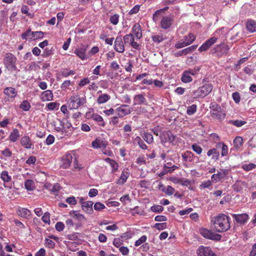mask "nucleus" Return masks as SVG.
<instances>
[{
    "label": "nucleus",
    "instance_id": "obj_8",
    "mask_svg": "<svg viewBox=\"0 0 256 256\" xmlns=\"http://www.w3.org/2000/svg\"><path fill=\"white\" fill-rule=\"evenodd\" d=\"M198 256H216L210 247L200 246L197 251Z\"/></svg>",
    "mask_w": 256,
    "mask_h": 256
},
{
    "label": "nucleus",
    "instance_id": "obj_23",
    "mask_svg": "<svg viewBox=\"0 0 256 256\" xmlns=\"http://www.w3.org/2000/svg\"><path fill=\"white\" fill-rule=\"evenodd\" d=\"M108 144V143L106 141L101 140L98 139H96L95 140L92 142V146L94 148H105Z\"/></svg>",
    "mask_w": 256,
    "mask_h": 256
},
{
    "label": "nucleus",
    "instance_id": "obj_17",
    "mask_svg": "<svg viewBox=\"0 0 256 256\" xmlns=\"http://www.w3.org/2000/svg\"><path fill=\"white\" fill-rule=\"evenodd\" d=\"M88 48V46H83L78 48H76L74 53L81 60H84L86 58V52Z\"/></svg>",
    "mask_w": 256,
    "mask_h": 256
},
{
    "label": "nucleus",
    "instance_id": "obj_36",
    "mask_svg": "<svg viewBox=\"0 0 256 256\" xmlns=\"http://www.w3.org/2000/svg\"><path fill=\"white\" fill-rule=\"evenodd\" d=\"M4 93L6 95H7L11 98H14L16 94V92L15 90V89L12 88H6L4 90Z\"/></svg>",
    "mask_w": 256,
    "mask_h": 256
},
{
    "label": "nucleus",
    "instance_id": "obj_29",
    "mask_svg": "<svg viewBox=\"0 0 256 256\" xmlns=\"http://www.w3.org/2000/svg\"><path fill=\"white\" fill-rule=\"evenodd\" d=\"M217 149L216 148L210 149L207 152L208 156H212V158L215 160H218L220 156L219 152L217 150Z\"/></svg>",
    "mask_w": 256,
    "mask_h": 256
},
{
    "label": "nucleus",
    "instance_id": "obj_33",
    "mask_svg": "<svg viewBox=\"0 0 256 256\" xmlns=\"http://www.w3.org/2000/svg\"><path fill=\"white\" fill-rule=\"evenodd\" d=\"M110 97L109 95L104 94L99 96L97 99V102L99 104H104L106 102H108Z\"/></svg>",
    "mask_w": 256,
    "mask_h": 256
},
{
    "label": "nucleus",
    "instance_id": "obj_43",
    "mask_svg": "<svg viewBox=\"0 0 256 256\" xmlns=\"http://www.w3.org/2000/svg\"><path fill=\"white\" fill-rule=\"evenodd\" d=\"M228 123L230 124H232V125L235 126L236 127H240L242 125L246 123V122L240 120H229Z\"/></svg>",
    "mask_w": 256,
    "mask_h": 256
},
{
    "label": "nucleus",
    "instance_id": "obj_1",
    "mask_svg": "<svg viewBox=\"0 0 256 256\" xmlns=\"http://www.w3.org/2000/svg\"><path fill=\"white\" fill-rule=\"evenodd\" d=\"M214 229L218 232H223L230 228V218L224 214H220L212 218Z\"/></svg>",
    "mask_w": 256,
    "mask_h": 256
},
{
    "label": "nucleus",
    "instance_id": "obj_35",
    "mask_svg": "<svg viewBox=\"0 0 256 256\" xmlns=\"http://www.w3.org/2000/svg\"><path fill=\"white\" fill-rule=\"evenodd\" d=\"M19 137V132L18 130L15 128L11 132L9 138L10 140L12 142H15L18 140Z\"/></svg>",
    "mask_w": 256,
    "mask_h": 256
},
{
    "label": "nucleus",
    "instance_id": "obj_3",
    "mask_svg": "<svg viewBox=\"0 0 256 256\" xmlns=\"http://www.w3.org/2000/svg\"><path fill=\"white\" fill-rule=\"evenodd\" d=\"M210 108L211 110L210 113L212 116L219 120L224 119L226 116V114L222 111L220 106L215 102L211 103Z\"/></svg>",
    "mask_w": 256,
    "mask_h": 256
},
{
    "label": "nucleus",
    "instance_id": "obj_25",
    "mask_svg": "<svg viewBox=\"0 0 256 256\" xmlns=\"http://www.w3.org/2000/svg\"><path fill=\"white\" fill-rule=\"evenodd\" d=\"M132 32L134 35L137 38L140 39L142 38V30L139 24H136L134 25L132 28Z\"/></svg>",
    "mask_w": 256,
    "mask_h": 256
},
{
    "label": "nucleus",
    "instance_id": "obj_58",
    "mask_svg": "<svg viewBox=\"0 0 256 256\" xmlns=\"http://www.w3.org/2000/svg\"><path fill=\"white\" fill-rule=\"evenodd\" d=\"M60 188V185L58 184H54L51 189H50V191L54 193L58 192Z\"/></svg>",
    "mask_w": 256,
    "mask_h": 256
},
{
    "label": "nucleus",
    "instance_id": "obj_37",
    "mask_svg": "<svg viewBox=\"0 0 256 256\" xmlns=\"http://www.w3.org/2000/svg\"><path fill=\"white\" fill-rule=\"evenodd\" d=\"M34 32H31L30 30H27L22 34V38L23 40L32 39L34 38Z\"/></svg>",
    "mask_w": 256,
    "mask_h": 256
},
{
    "label": "nucleus",
    "instance_id": "obj_61",
    "mask_svg": "<svg viewBox=\"0 0 256 256\" xmlns=\"http://www.w3.org/2000/svg\"><path fill=\"white\" fill-rule=\"evenodd\" d=\"M256 166V164H248L244 165L242 166V168L244 170H246V171H248V170H252Z\"/></svg>",
    "mask_w": 256,
    "mask_h": 256
},
{
    "label": "nucleus",
    "instance_id": "obj_53",
    "mask_svg": "<svg viewBox=\"0 0 256 256\" xmlns=\"http://www.w3.org/2000/svg\"><path fill=\"white\" fill-rule=\"evenodd\" d=\"M192 149L198 154H200L202 150V148L196 144H194L192 145Z\"/></svg>",
    "mask_w": 256,
    "mask_h": 256
},
{
    "label": "nucleus",
    "instance_id": "obj_24",
    "mask_svg": "<svg viewBox=\"0 0 256 256\" xmlns=\"http://www.w3.org/2000/svg\"><path fill=\"white\" fill-rule=\"evenodd\" d=\"M226 174V170L222 172H218L217 174H214L211 178L212 181L218 182L224 178Z\"/></svg>",
    "mask_w": 256,
    "mask_h": 256
},
{
    "label": "nucleus",
    "instance_id": "obj_19",
    "mask_svg": "<svg viewBox=\"0 0 256 256\" xmlns=\"http://www.w3.org/2000/svg\"><path fill=\"white\" fill-rule=\"evenodd\" d=\"M72 160V156L71 154H66L62 158V166L64 168H67L70 166Z\"/></svg>",
    "mask_w": 256,
    "mask_h": 256
},
{
    "label": "nucleus",
    "instance_id": "obj_42",
    "mask_svg": "<svg viewBox=\"0 0 256 256\" xmlns=\"http://www.w3.org/2000/svg\"><path fill=\"white\" fill-rule=\"evenodd\" d=\"M0 178L4 182H8L11 180V177L8 174L6 171H2L0 174Z\"/></svg>",
    "mask_w": 256,
    "mask_h": 256
},
{
    "label": "nucleus",
    "instance_id": "obj_9",
    "mask_svg": "<svg viewBox=\"0 0 256 256\" xmlns=\"http://www.w3.org/2000/svg\"><path fill=\"white\" fill-rule=\"evenodd\" d=\"M196 72L192 70L184 71L182 76L181 80L183 82L188 83L192 80V76H194Z\"/></svg>",
    "mask_w": 256,
    "mask_h": 256
},
{
    "label": "nucleus",
    "instance_id": "obj_41",
    "mask_svg": "<svg viewBox=\"0 0 256 256\" xmlns=\"http://www.w3.org/2000/svg\"><path fill=\"white\" fill-rule=\"evenodd\" d=\"M152 40L154 42L160 43L166 38V36L163 34L155 35L152 36Z\"/></svg>",
    "mask_w": 256,
    "mask_h": 256
},
{
    "label": "nucleus",
    "instance_id": "obj_54",
    "mask_svg": "<svg viewBox=\"0 0 256 256\" xmlns=\"http://www.w3.org/2000/svg\"><path fill=\"white\" fill-rule=\"evenodd\" d=\"M147 238L146 236H142L138 240L135 242V246H138L142 243H144L146 240Z\"/></svg>",
    "mask_w": 256,
    "mask_h": 256
},
{
    "label": "nucleus",
    "instance_id": "obj_13",
    "mask_svg": "<svg viewBox=\"0 0 256 256\" xmlns=\"http://www.w3.org/2000/svg\"><path fill=\"white\" fill-rule=\"evenodd\" d=\"M134 104L140 105L144 104L147 105L148 102L144 96V94H136L134 98Z\"/></svg>",
    "mask_w": 256,
    "mask_h": 256
},
{
    "label": "nucleus",
    "instance_id": "obj_51",
    "mask_svg": "<svg viewBox=\"0 0 256 256\" xmlns=\"http://www.w3.org/2000/svg\"><path fill=\"white\" fill-rule=\"evenodd\" d=\"M45 246L49 248H54L55 246V242L50 238H46Z\"/></svg>",
    "mask_w": 256,
    "mask_h": 256
},
{
    "label": "nucleus",
    "instance_id": "obj_11",
    "mask_svg": "<svg viewBox=\"0 0 256 256\" xmlns=\"http://www.w3.org/2000/svg\"><path fill=\"white\" fill-rule=\"evenodd\" d=\"M132 110V108L130 106L124 104L116 109V112L120 117H122L129 114L131 112Z\"/></svg>",
    "mask_w": 256,
    "mask_h": 256
},
{
    "label": "nucleus",
    "instance_id": "obj_49",
    "mask_svg": "<svg viewBox=\"0 0 256 256\" xmlns=\"http://www.w3.org/2000/svg\"><path fill=\"white\" fill-rule=\"evenodd\" d=\"M134 36L132 34H126L123 38L124 42L125 44L128 43L131 44L132 42L134 40Z\"/></svg>",
    "mask_w": 256,
    "mask_h": 256
},
{
    "label": "nucleus",
    "instance_id": "obj_27",
    "mask_svg": "<svg viewBox=\"0 0 256 256\" xmlns=\"http://www.w3.org/2000/svg\"><path fill=\"white\" fill-rule=\"evenodd\" d=\"M18 214L24 218H28L31 214L30 212L24 208H20L18 211Z\"/></svg>",
    "mask_w": 256,
    "mask_h": 256
},
{
    "label": "nucleus",
    "instance_id": "obj_2",
    "mask_svg": "<svg viewBox=\"0 0 256 256\" xmlns=\"http://www.w3.org/2000/svg\"><path fill=\"white\" fill-rule=\"evenodd\" d=\"M212 86L211 84H205L198 88L197 90L193 92L192 96L194 98L200 97L204 98L208 95L212 90Z\"/></svg>",
    "mask_w": 256,
    "mask_h": 256
},
{
    "label": "nucleus",
    "instance_id": "obj_57",
    "mask_svg": "<svg viewBox=\"0 0 256 256\" xmlns=\"http://www.w3.org/2000/svg\"><path fill=\"white\" fill-rule=\"evenodd\" d=\"M104 208V205L101 202H97L94 205V209L96 210H100Z\"/></svg>",
    "mask_w": 256,
    "mask_h": 256
},
{
    "label": "nucleus",
    "instance_id": "obj_30",
    "mask_svg": "<svg viewBox=\"0 0 256 256\" xmlns=\"http://www.w3.org/2000/svg\"><path fill=\"white\" fill-rule=\"evenodd\" d=\"M216 148L218 149H222L221 154L222 156H225L227 155L228 153V146L224 143L219 142L216 144Z\"/></svg>",
    "mask_w": 256,
    "mask_h": 256
},
{
    "label": "nucleus",
    "instance_id": "obj_64",
    "mask_svg": "<svg viewBox=\"0 0 256 256\" xmlns=\"http://www.w3.org/2000/svg\"><path fill=\"white\" fill-rule=\"evenodd\" d=\"M64 228V225L62 222H58L56 224V229L58 232L63 230Z\"/></svg>",
    "mask_w": 256,
    "mask_h": 256
},
{
    "label": "nucleus",
    "instance_id": "obj_28",
    "mask_svg": "<svg viewBox=\"0 0 256 256\" xmlns=\"http://www.w3.org/2000/svg\"><path fill=\"white\" fill-rule=\"evenodd\" d=\"M169 166H166V165H164V168H163V170L162 172H161L159 174H158V176L161 177V176H164V175H165L166 174H168V173H171L173 171H174L176 169L178 168V167L176 166L175 165H173L172 166H171L170 168H172V170H168V169L169 168Z\"/></svg>",
    "mask_w": 256,
    "mask_h": 256
},
{
    "label": "nucleus",
    "instance_id": "obj_59",
    "mask_svg": "<svg viewBox=\"0 0 256 256\" xmlns=\"http://www.w3.org/2000/svg\"><path fill=\"white\" fill-rule=\"evenodd\" d=\"M110 22L113 24H116L118 22V14H114L110 18Z\"/></svg>",
    "mask_w": 256,
    "mask_h": 256
},
{
    "label": "nucleus",
    "instance_id": "obj_16",
    "mask_svg": "<svg viewBox=\"0 0 256 256\" xmlns=\"http://www.w3.org/2000/svg\"><path fill=\"white\" fill-rule=\"evenodd\" d=\"M217 38L215 37L208 40L198 49L199 51L203 52L207 50L212 44L216 42Z\"/></svg>",
    "mask_w": 256,
    "mask_h": 256
},
{
    "label": "nucleus",
    "instance_id": "obj_52",
    "mask_svg": "<svg viewBox=\"0 0 256 256\" xmlns=\"http://www.w3.org/2000/svg\"><path fill=\"white\" fill-rule=\"evenodd\" d=\"M196 110V104H192L191 106L188 107L187 110V114L188 115H192L194 114Z\"/></svg>",
    "mask_w": 256,
    "mask_h": 256
},
{
    "label": "nucleus",
    "instance_id": "obj_31",
    "mask_svg": "<svg viewBox=\"0 0 256 256\" xmlns=\"http://www.w3.org/2000/svg\"><path fill=\"white\" fill-rule=\"evenodd\" d=\"M129 176V173L127 172L123 171L120 178L117 180L116 183L119 184H124Z\"/></svg>",
    "mask_w": 256,
    "mask_h": 256
},
{
    "label": "nucleus",
    "instance_id": "obj_15",
    "mask_svg": "<svg viewBox=\"0 0 256 256\" xmlns=\"http://www.w3.org/2000/svg\"><path fill=\"white\" fill-rule=\"evenodd\" d=\"M189 38H190V41H183L181 42H178L175 44V47L176 48H184V46H188L190 44H192L196 40V36L192 34H189Z\"/></svg>",
    "mask_w": 256,
    "mask_h": 256
},
{
    "label": "nucleus",
    "instance_id": "obj_63",
    "mask_svg": "<svg viewBox=\"0 0 256 256\" xmlns=\"http://www.w3.org/2000/svg\"><path fill=\"white\" fill-rule=\"evenodd\" d=\"M188 54V52L187 48H186L184 50H180L177 52H176L174 54V56H182V55H186Z\"/></svg>",
    "mask_w": 256,
    "mask_h": 256
},
{
    "label": "nucleus",
    "instance_id": "obj_7",
    "mask_svg": "<svg viewBox=\"0 0 256 256\" xmlns=\"http://www.w3.org/2000/svg\"><path fill=\"white\" fill-rule=\"evenodd\" d=\"M230 48L225 44H221L216 46L212 50V53L217 54L218 56H222L228 54Z\"/></svg>",
    "mask_w": 256,
    "mask_h": 256
},
{
    "label": "nucleus",
    "instance_id": "obj_44",
    "mask_svg": "<svg viewBox=\"0 0 256 256\" xmlns=\"http://www.w3.org/2000/svg\"><path fill=\"white\" fill-rule=\"evenodd\" d=\"M73 218L79 221H86V218L85 216L83 214L78 213L76 211H75L74 212Z\"/></svg>",
    "mask_w": 256,
    "mask_h": 256
},
{
    "label": "nucleus",
    "instance_id": "obj_60",
    "mask_svg": "<svg viewBox=\"0 0 256 256\" xmlns=\"http://www.w3.org/2000/svg\"><path fill=\"white\" fill-rule=\"evenodd\" d=\"M122 244V240L120 238H116L114 240L113 244L116 248H120Z\"/></svg>",
    "mask_w": 256,
    "mask_h": 256
},
{
    "label": "nucleus",
    "instance_id": "obj_46",
    "mask_svg": "<svg viewBox=\"0 0 256 256\" xmlns=\"http://www.w3.org/2000/svg\"><path fill=\"white\" fill-rule=\"evenodd\" d=\"M60 132H62V134L60 136V138H62L65 136H68L70 135L72 132V130H66V127L64 126H63L62 127V130Z\"/></svg>",
    "mask_w": 256,
    "mask_h": 256
},
{
    "label": "nucleus",
    "instance_id": "obj_50",
    "mask_svg": "<svg viewBox=\"0 0 256 256\" xmlns=\"http://www.w3.org/2000/svg\"><path fill=\"white\" fill-rule=\"evenodd\" d=\"M162 191L168 195H172L175 192L174 188L170 186H168L164 190H162Z\"/></svg>",
    "mask_w": 256,
    "mask_h": 256
},
{
    "label": "nucleus",
    "instance_id": "obj_47",
    "mask_svg": "<svg viewBox=\"0 0 256 256\" xmlns=\"http://www.w3.org/2000/svg\"><path fill=\"white\" fill-rule=\"evenodd\" d=\"M143 138L148 143L152 144L154 141L153 136L149 133H145L143 136Z\"/></svg>",
    "mask_w": 256,
    "mask_h": 256
},
{
    "label": "nucleus",
    "instance_id": "obj_4",
    "mask_svg": "<svg viewBox=\"0 0 256 256\" xmlns=\"http://www.w3.org/2000/svg\"><path fill=\"white\" fill-rule=\"evenodd\" d=\"M84 100L80 95L76 94L72 96L68 101V106L71 109H77L84 104Z\"/></svg>",
    "mask_w": 256,
    "mask_h": 256
},
{
    "label": "nucleus",
    "instance_id": "obj_22",
    "mask_svg": "<svg viewBox=\"0 0 256 256\" xmlns=\"http://www.w3.org/2000/svg\"><path fill=\"white\" fill-rule=\"evenodd\" d=\"M52 98L53 94L50 90H46L42 94L41 99L42 101H50Z\"/></svg>",
    "mask_w": 256,
    "mask_h": 256
},
{
    "label": "nucleus",
    "instance_id": "obj_12",
    "mask_svg": "<svg viewBox=\"0 0 256 256\" xmlns=\"http://www.w3.org/2000/svg\"><path fill=\"white\" fill-rule=\"evenodd\" d=\"M114 48L118 52L122 53L124 50V46L121 36H117L114 42Z\"/></svg>",
    "mask_w": 256,
    "mask_h": 256
},
{
    "label": "nucleus",
    "instance_id": "obj_34",
    "mask_svg": "<svg viewBox=\"0 0 256 256\" xmlns=\"http://www.w3.org/2000/svg\"><path fill=\"white\" fill-rule=\"evenodd\" d=\"M183 160L186 162H190L192 160L193 154L189 151L183 153L182 155Z\"/></svg>",
    "mask_w": 256,
    "mask_h": 256
},
{
    "label": "nucleus",
    "instance_id": "obj_38",
    "mask_svg": "<svg viewBox=\"0 0 256 256\" xmlns=\"http://www.w3.org/2000/svg\"><path fill=\"white\" fill-rule=\"evenodd\" d=\"M134 142H136L140 147L142 148V150H146L147 148V146L146 144L144 143L142 140L138 136H137L134 138Z\"/></svg>",
    "mask_w": 256,
    "mask_h": 256
},
{
    "label": "nucleus",
    "instance_id": "obj_18",
    "mask_svg": "<svg viewBox=\"0 0 256 256\" xmlns=\"http://www.w3.org/2000/svg\"><path fill=\"white\" fill-rule=\"evenodd\" d=\"M173 20L171 16L164 17L160 22V26L162 28L167 29L170 27L172 22Z\"/></svg>",
    "mask_w": 256,
    "mask_h": 256
},
{
    "label": "nucleus",
    "instance_id": "obj_56",
    "mask_svg": "<svg viewBox=\"0 0 256 256\" xmlns=\"http://www.w3.org/2000/svg\"><path fill=\"white\" fill-rule=\"evenodd\" d=\"M164 210V208L162 206L154 205L152 207V210L154 212H160Z\"/></svg>",
    "mask_w": 256,
    "mask_h": 256
},
{
    "label": "nucleus",
    "instance_id": "obj_14",
    "mask_svg": "<svg viewBox=\"0 0 256 256\" xmlns=\"http://www.w3.org/2000/svg\"><path fill=\"white\" fill-rule=\"evenodd\" d=\"M232 216L236 222L241 224H244L248 219V216L246 214H232Z\"/></svg>",
    "mask_w": 256,
    "mask_h": 256
},
{
    "label": "nucleus",
    "instance_id": "obj_26",
    "mask_svg": "<svg viewBox=\"0 0 256 256\" xmlns=\"http://www.w3.org/2000/svg\"><path fill=\"white\" fill-rule=\"evenodd\" d=\"M21 144L26 148H30L32 146L30 138L28 136H23L20 140Z\"/></svg>",
    "mask_w": 256,
    "mask_h": 256
},
{
    "label": "nucleus",
    "instance_id": "obj_62",
    "mask_svg": "<svg viewBox=\"0 0 256 256\" xmlns=\"http://www.w3.org/2000/svg\"><path fill=\"white\" fill-rule=\"evenodd\" d=\"M232 98L236 103H238L240 101V94L238 92H235L232 94Z\"/></svg>",
    "mask_w": 256,
    "mask_h": 256
},
{
    "label": "nucleus",
    "instance_id": "obj_40",
    "mask_svg": "<svg viewBox=\"0 0 256 256\" xmlns=\"http://www.w3.org/2000/svg\"><path fill=\"white\" fill-rule=\"evenodd\" d=\"M92 118L94 120H95L98 122H100L99 124L100 126H104L105 124L104 122L103 118H102V117L101 116H100L98 114H92Z\"/></svg>",
    "mask_w": 256,
    "mask_h": 256
},
{
    "label": "nucleus",
    "instance_id": "obj_39",
    "mask_svg": "<svg viewBox=\"0 0 256 256\" xmlns=\"http://www.w3.org/2000/svg\"><path fill=\"white\" fill-rule=\"evenodd\" d=\"M243 139L240 136H236L234 140V144L236 148H239L242 145Z\"/></svg>",
    "mask_w": 256,
    "mask_h": 256
},
{
    "label": "nucleus",
    "instance_id": "obj_21",
    "mask_svg": "<svg viewBox=\"0 0 256 256\" xmlns=\"http://www.w3.org/2000/svg\"><path fill=\"white\" fill-rule=\"evenodd\" d=\"M92 204L93 202L91 201H88L84 203H82V209L87 214H91L93 212L92 207Z\"/></svg>",
    "mask_w": 256,
    "mask_h": 256
},
{
    "label": "nucleus",
    "instance_id": "obj_5",
    "mask_svg": "<svg viewBox=\"0 0 256 256\" xmlns=\"http://www.w3.org/2000/svg\"><path fill=\"white\" fill-rule=\"evenodd\" d=\"M200 234L206 238L218 240H220L222 238L220 234H216L206 228H202L200 229Z\"/></svg>",
    "mask_w": 256,
    "mask_h": 256
},
{
    "label": "nucleus",
    "instance_id": "obj_48",
    "mask_svg": "<svg viewBox=\"0 0 256 256\" xmlns=\"http://www.w3.org/2000/svg\"><path fill=\"white\" fill-rule=\"evenodd\" d=\"M20 108L24 111H28L30 110V105L28 101L24 100L20 104Z\"/></svg>",
    "mask_w": 256,
    "mask_h": 256
},
{
    "label": "nucleus",
    "instance_id": "obj_20",
    "mask_svg": "<svg viewBox=\"0 0 256 256\" xmlns=\"http://www.w3.org/2000/svg\"><path fill=\"white\" fill-rule=\"evenodd\" d=\"M248 184L245 182L237 181L233 186L234 190L236 192H240L246 188Z\"/></svg>",
    "mask_w": 256,
    "mask_h": 256
},
{
    "label": "nucleus",
    "instance_id": "obj_6",
    "mask_svg": "<svg viewBox=\"0 0 256 256\" xmlns=\"http://www.w3.org/2000/svg\"><path fill=\"white\" fill-rule=\"evenodd\" d=\"M161 142L165 143L169 142L172 144H176V136H174L170 131H164L160 135Z\"/></svg>",
    "mask_w": 256,
    "mask_h": 256
},
{
    "label": "nucleus",
    "instance_id": "obj_55",
    "mask_svg": "<svg viewBox=\"0 0 256 256\" xmlns=\"http://www.w3.org/2000/svg\"><path fill=\"white\" fill-rule=\"evenodd\" d=\"M34 40L42 38L44 36V33L41 31L34 32Z\"/></svg>",
    "mask_w": 256,
    "mask_h": 256
},
{
    "label": "nucleus",
    "instance_id": "obj_32",
    "mask_svg": "<svg viewBox=\"0 0 256 256\" xmlns=\"http://www.w3.org/2000/svg\"><path fill=\"white\" fill-rule=\"evenodd\" d=\"M246 28L252 32H256V22L252 20H248L246 23Z\"/></svg>",
    "mask_w": 256,
    "mask_h": 256
},
{
    "label": "nucleus",
    "instance_id": "obj_45",
    "mask_svg": "<svg viewBox=\"0 0 256 256\" xmlns=\"http://www.w3.org/2000/svg\"><path fill=\"white\" fill-rule=\"evenodd\" d=\"M25 187L28 190H32L34 187V182L30 180H26L25 182Z\"/></svg>",
    "mask_w": 256,
    "mask_h": 256
},
{
    "label": "nucleus",
    "instance_id": "obj_10",
    "mask_svg": "<svg viewBox=\"0 0 256 256\" xmlns=\"http://www.w3.org/2000/svg\"><path fill=\"white\" fill-rule=\"evenodd\" d=\"M16 58L11 54H6L4 59V63L6 68H12L14 66Z\"/></svg>",
    "mask_w": 256,
    "mask_h": 256
}]
</instances>
